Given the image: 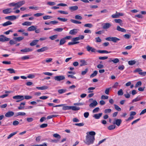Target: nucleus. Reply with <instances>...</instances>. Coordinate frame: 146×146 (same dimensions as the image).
Here are the masks:
<instances>
[{"instance_id":"obj_1","label":"nucleus","mask_w":146,"mask_h":146,"mask_svg":"<svg viewBox=\"0 0 146 146\" xmlns=\"http://www.w3.org/2000/svg\"><path fill=\"white\" fill-rule=\"evenodd\" d=\"M86 134L85 139L84 141V142L88 145L93 144L95 140V132L94 131L88 132Z\"/></svg>"},{"instance_id":"obj_2","label":"nucleus","mask_w":146,"mask_h":146,"mask_svg":"<svg viewBox=\"0 0 146 146\" xmlns=\"http://www.w3.org/2000/svg\"><path fill=\"white\" fill-rule=\"evenodd\" d=\"M14 99L17 100L16 101L17 102H19L23 100L24 98L23 96L17 95L14 96L13 97Z\"/></svg>"},{"instance_id":"obj_3","label":"nucleus","mask_w":146,"mask_h":146,"mask_svg":"<svg viewBox=\"0 0 146 146\" xmlns=\"http://www.w3.org/2000/svg\"><path fill=\"white\" fill-rule=\"evenodd\" d=\"M124 15L123 13H119L117 12L115 14H113L111 17L113 18H119L121 16H123Z\"/></svg>"},{"instance_id":"obj_4","label":"nucleus","mask_w":146,"mask_h":146,"mask_svg":"<svg viewBox=\"0 0 146 146\" xmlns=\"http://www.w3.org/2000/svg\"><path fill=\"white\" fill-rule=\"evenodd\" d=\"M65 78V77L63 75L56 76L54 77V80L57 81H60L64 80Z\"/></svg>"},{"instance_id":"obj_5","label":"nucleus","mask_w":146,"mask_h":146,"mask_svg":"<svg viewBox=\"0 0 146 146\" xmlns=\"http://www.w3.org/2000/svg\"><path fill=\"white\" fill-rule=\"evenodd\" d=\"M1 41L4 42L6 41H8L10 40V38L7 37L4 35H1L0 36Z\"/></svg>"},{"instance_id":"obj_6","label":"nucleus","mask_w":146,"mask_h":146,"mask_svg":"<svg viewBox=\"0 0 146 146\" xmlns=\"http://www.w3.org/2000/svg\"><path fill=\"white\" fill-rule=\"evenodd\" d=\"M25 1L24 0H22L16 3L17 6L16 8L18 9L22 5L24 4Z\"/></svg>"},{"instance_id":"obj_7","label":"nucleus","mask_w":146,"mask_h":146,"mask_svg":"<svg viewBox=\"0 0 146 146\" xmlns=\"http://www.w3.org/2000/svg\"><path fill=\"white\" fill-rule=\"evenodd\" d=\"M111 25L110 23H104L102 25L103 28L104 29H108L111 27Z\"/></svg>"},{"instance_id":"obj_8","label":"nucleus","mask_w":146,"mask_h":146,"mask_svg":"<svg viewBox=\"0 0 146 146\" xmlns=\"http://www.w3.org/2000/svg\"><path fill=\"white\" fill-rule=\"evenodd\" d=\"M115 121H114L113 123V124H116L117 126H119L122 122L121 120L120 119H115Z\"/></svg>"},{"instance_id":"obj_9","label":"nucleus","mask_w":146,"mask_h":146,"mask_svg":"<svg viewBox=\"0 0 146 146\" xmlns=\"http://www.w3.org/2000/svg\"><path fill=\"white\" fill-rule=\"evenodd\" d=\"M14 113L12 111H9L5 114V116L7 117H10L14 115Z\"/></svg>"},{"instance_id":"obj_10","label":"nucleus","mask_w":146,"mask_h":146,"mask_svg":"<svg viewBox=\"0 0 146 146\" xmlns=\"http://www.w3.org/2000/svg\"><path fill=\"white\" fill-rule=\"evenodd\" d=\"M48 48L46 46H44L42 47V48L37 49V52H41L47 50H48Z\"/></svg>"},{"instance_id":"obj_11","label":"nucleus","mask_w":146,"mask_h":146,"mask_svg":"<svg viewBox=\"0 0 146 146\" xmlns=\"http://www.w3.org/2000/svg\"><path fill=\"white\" fill-rule=\"evenodd\" d=\"M11 8H7L4 9L3 11V12L5 14H8L12 12Z\"/></svg>"},{"instance_id":"obj_12","label":"nucleus","mask_w":146,"mask_h":146,"mask_svg":"<svg viewBox=\"0 0 146 146\" xmlns=\"http://www.w3.org/2000/svg\"><path fill=\"white\" fill-rule=\"evenodd\" d=\"M97 104L98 103L97 102L96 100H94L93 101V102L91 103L89 105V106L90 108H94L95 107Z\"/></svg>"},{"instance_id":"obj_13","label":"nucleus","mask_w":146,"mask_h":146,"mask_svg":"<svg viewBox=\"0 0 146 146\" xmlns=\"http://www.w3.org/2000/svg\"><path fill=\"white\" fill-rule=\"evenodd\" d=\"M36 26H32L29 27L27 29V30L29 31H34L36 29Z\"/></svg>"},{"instance_id":"obj_14","label":"nucleus","mask_w":146,"mask_h":146,"mask_svg":"<svg viewBox=\"0 0 146 146\" xmlns=\"http://www.w3.org/2000/svg\"><path fill=\"white\" fill-rule=\"evenodd\" d=\"M78 30L77 29H73L71 30L69 32V34L71 35H75L78 32Z\"/></svg>"},{"instance_id":"obj_15","label":"nucleus","mask_w":146,"mask_h":146,"mask_svg":"<svg viewBox=\"0 0 146 146\" xmlns=\"http://www.w3.org/2000/svg\"><path fill=\"white\" fill-rule=\"evenodd\" d=\"M80 66H81L87 65V62L84 60H80Z\"/></svg>"},{"instance_id":"obj_16","label":"nucleus","mask_w":146,"mask_h":146,"mask_svg":"<svg viewBox=\"0 0 146 146\" xmlns=\"http://www.w3.org/2000/svg\"><path fill=\"white\" fill-rule=\"evenodd\" d=\"M115 22L119 24L121 26H122L123 23L122 21L120 19H115L114 20Z\"/></svg>"},{"instance_id":"obj_17","label":"nucleus","mask_w":146,"mask_h":146,"mask_svg":"<svg viewBox=\"0 0 146 146\" xmlns=\"http://www.w3.org/2000/svg\"><path fill=\"white\" fill-rule=\"evenodd\" d=\"M39 41L38 40H33L30 43V45L31 46H33L36 45L38 42Z\"/></svg>"},{"instance_id":"obj_18","label":"nucleus","mask_w":146,"mask_h":146,"mask_svg":"<svg viewBox=\"0 0 146 146\" xmlns=\"http://www.w3.org/2000/svg\"><path fill=\"white\" fill-rule=\"evenodd\" d=\"M102 113L95 114L93 116V117L96 119H99L102 116Z\"/></svg>"},{"instance_id":"obj_19","label":"nucleus","mask_w":146,"mask_h":146,"mask_svg":"<svg viewBox=\"0 0 146 146\" xmlns=\"http://www.w3.org/2000/svg\"><path fill=\"white\" fill-rule=\"evenodd\" d=\"M33 50L32 49L30 48H26L23 49H22L21 50V51L22 52H26L30 51H31Z\"/></svg>"},{"instance_id":"obj_20","label":"nucleus","mask_w":146,"mask_h":146,"mask_svg":"<svg viewBox=\"0 0 146 146\" xmlns=\"http://www.w3.org/2000/svg\"><path fill=\"white\" fill-rule=\"evenodd\" d=\"M117 30L121 32H125L126 31L125 29L120 27L119 26L117 27Z\"/></svg>"},{"instance_id":"obj_21","label":"nucleus","mask_w":146,"mask_h":146,"mask_svg":"<svg viewBox=\"0 0 146 146\" xmlns=\"http://www.w3.org/2000/svg\"><path fill=\"white\" fill-rule=\"evenodd\" d=\"M78 9V7L77 6H74L70 7H69V9L71 11H74L77 10Z\"/></svg>"},{"instance_id":"obj_22","label":"nucleus","mask_w":146,"mask_h":146,"mask_svg":"<svg viewBox=\"0 0 146 146\" xmlns=\"http://www.w3.org/2000/svg\"><path fill=\"white\" fill-rule=\"evenodd\" d=\"M71 109L73 111H77L80 109V108L74 106H71Z\"/></svg>"},{"instance_id":"obj_23","label":"nucleus","mask_w":146,"mask_h":146,"mask_svg":"<svg viewBox=\"0 0 146 146\" xmlns=\"http://www.w3.org/2000/svg\"><path fill=\"white\" fill-rule=\"evenodd\" d=\"M109 62H112L114 63H116L119 62V60L117 58H115L113 60L110 59Z\"/></svg>"},{"instance_id":"obj_24","label":"nucleus","mask_w":146,"mask_h":146,"mask_svg":"<svg viewBox=\"0 0 146 146\" xmlns=\"http://www.w3.org/2000/svg\"><path fill=\"white\" fill-rule=\"evenodd\" d=\"M12 24V23L10 21H8L2 24L3 26L5 27L11 25Z\"/></svg>"},{"instance_id":"obj_25","label":"nucleus","mask_w":146,"mask_h":146,"mask_svg":"<svg viewBox=\"0 0 146 146\" xmlns=\"http://www.w3.org/2000/svg\"><path fill=\"white\" fill-rule=\"evenodd\" d=\"M36 88L38 90H46L48 88V87L47 86H43L40 87H36Z\"/></svg>"},{"instance_id":"obj_26","label":"nucleus","mask_w":146,"mask_h":146,"mask_svg":"<svg viewBox=\"0 0 146 146\" xmlns=\"http://www.w3.org/2000/svg\"><path fill=\"white\" fill-rule=\"evenodd\" d=\"M26 115V113L23 112H19L15 114V117H17L19 115L24 116Z\"/></svg>"},{"instance_id":"obj_27","label":"nucleus","mask_w":146,"mask_h":146,"mask_svg":"<svg viewBox=\"0 0 146 146\" xmlns=\"http://www.w3.org/2000/svg\"><path fill=\"white\" fill-rule=\"evenodd\" d=\"M54 137L57 138V139L59 140L61 138L60 136L58 133H54L53 135Z\"/></svg>"},{"instance_id":"obj_28","label":"nucleus","mask_w":146,"mask_h":146,"mask_svg":"<svg viewBox=\"0 0 146 146\" xmlns=\"http://www.w3.org/2000/svg\"><path fill=\"white\" fill-rule=\"evenodd\" d=\"M65 38H63L60 39L59 45H61L64 44L66 42Z\"/></svg>"},{"instance_id":"obj_29","label":"nucleus","mask_w":146,"mask_h":146,"mask_svg":"<svg viewBox=\"0 0 146 146\" xmlns=\"http://www.w3.org/2000/svg\"><path fill=\"white\" fill-rule=\"evenodd\" d=\"M25 102H23L21 103L20 104V106L18 107V109L19 110L23 109L24 108V106H25Z\"/></svg>"},{"instance_id":"obj_30","label":"nucleus","mask_w":146,"mask_h":146,"mask_svg":"<svg viewBox=\"0 0 146 146\" xmlns=\"http://www.w3.org/2000/svg\"><path fill=\"white\" fill-rule=\"evenodd\" d=\"M9 5L10 7H15V8H14V9H17V8H16V7L17 6L16 3H15V2H12L11 3H10L9 4Z\"/></svg>"},{"instance_id":"obj_31","label":"nucleus","mask_w":146,"mask_h":146,"mask_svg":"<svg viewBox=\"0 0 146 146\" xmlns=\"http://www.w3.org/2000/svg\"><path fill=\"white\" fill-rule=\"evenodd\" d=\"M32 23L29 21H26L22 23V25L23 26H30L31 25Z\"/></svg>"},{"instance_id":"obj_32","label":"nucleus","mask_w":146,"mask_h":146,"mask_svg":"<svg viewBox=\"0 0 146 146\" xmlns=\"http://www.w3.org/2000/svg\"><path fill=\"white\" fill-rule=\"evenodd\" d=\"M98 74V71L95 70L94 71L93 73L90 75V78H92L96 76Z\"/></svg>"},{"instance_id":"obj_33","label":"nucleus","mask_w":146,"mask_h":146,"mask_svg":"<svg viewBox=\"0 0 146 146\" xmlns=\"http://www.w3.org/2000/svg\"><path fill=\"white\" fill-rule=\"evenodd\" d=\"M97 52L100 53H111V51L108 52L106 50H98L97 51Z\"/></svg>"},{"instance_id":"obj_34","label":"nucleus","mask_w":146,"mask_h":146,"mask_svg":"<svg viewBox=\"0 0 146 146\" xmlns=\"http://www.w3.org/2000/svg\"><path fill=\"white\" fill-rule=\"evenodd\" d=\"M66 91V89H61L59 90H58V92L59 94H61L62 93H65Z\"/></svg>"},{"instance_id":"obj_35","label":"nucleus","mask_w":146,"mask_h":146,"mask_svg":"<svg viewBox=\"0 0 146 146\" xmlns=\"http://www.w3.org/2000/svg\"><path fill=\"white\" fill-rule=\"evenodd\" d=\"M136 61L135 60H130L128 62V64L130 65H132L135 64Z\"/></svg>"},{"instance_id":"obj_36","label":"nucleus","mask_w":146,"mask_h":146,"mask_svg":"<svg viewBox=\"0 0 146 146\" xmlns=\"http://www.w3.org/2000/svg\"><path fill=\"white\" fill-rule=\"evenodd\" d=\"M24 38V37L22 36L19 37H15L14 39L16 40L17 41H20L21 40Z\"/></svg>"},{"instance_id":"obj_37","label":"nucleus","mask_w":146,"mask_h":146,"mask_svg":"<svg viewBox=\"0 0 146 146\" xmlns=\"http://www.w3.org/2000/svg\"><path fill=\"white\" fill-rule=\"evenodd\" d=\"M120 40V39L116 37H112V41L114 42H116L117 41Z\"/></svg>"},{"instance_id":"obj_38","label":"nucleus","mask_w":146,"mask_h":146,"mask_svg":"<svg viewBox=\"0 0 146 146\" xmlns=\"http://www.w3.org/2000/svg\"><path fill=\"white\" fill-rule=\"evenodd\" d=\"M115 127V125H111L108 127V129L110 130H113L114 129Z\"/></svg>"},{"instance_id":"obj_39","label":"nucleus","mask_w":146,"mask_h":146,"mask_svg":"<svg viewBox=\"0 0 146 146\" xmlns=\"http://www.w3.org/2000/svg\"><path fill=\"white\" fill-rule=\"evenodd\" d=\"M17 133V131H16L13 133H12L9 135L7 137V139H9L13 135H15Z\"/></svg>"},{"instance_id":"obj_40","label":"nucleus","mask_w":146,"mask_h":146,"mask_svg":"<svg viewBox=\"0 0 146 146\" xmlns=\"http://www.w3.org/2000/svg\"><path fill=\"white\" fill-rule=\"evenodd\" d=\"M58 35H54L49 37V38L51 40H53L57 38Z\"/></svg>"},{"instance_id":"obj_41","label":"nucleus","mask_w":146,"mask_h":146,"mask_svg":"<svg viewBox=\"0 0 146 146\" xmlns=\"http://www.w3.org/2000/svg\"><path fill=\"white\" fill-rule=\"evenodd\" d=\"M64 110H69L71 109V106H64L62 108Z\"/></svg>"},{"instance_id":"obj_42","label":"nucleus","mask_w":146,"mask_h":146,"mask_svg":"<svg viewBox=\"0 0 146 146\" xmlns=\"http://www.w3.org/2000/svg\"><path fill=\"white\" fill-rule=\"evenodd\" d=\"M70 21L72 23L75 24H81V22L74 19H72Z\"/></svg>"},{"instance_id":"obj_43","label":"nucleus","mask_w":146,"mask_h":146,"mask_svg":"<svg viewBox=\"0 0 146 146\" xmlns=\"http://www.w3.org/2000/svg\"><path fill=\"white\" fill-rule=\"evenodd\" d=\"M63 30V29L62 28H59L54 29V31H57L58 32H60L62 31Z\"/></svg>"},{"instance_id":"obj_44","label":"nucleus","mask_w":146,"mask_h":146,"mask_svg":"<svg viewBox=\"0 0 146 146\" xmlns=\"http://www.w3.org/2000/svg\"><path fill=\"white\" fill-rule=\"evenodd\" d=\"M44 14L43 13H36L35 14H34L33 16H35V17H38L41 16L42 15Z\"/></svg>"},{"instance_id":"obj_45","label":"nucleus","mask_w":146,"mask_h":146,"mask_svg":"<svg viewBox=\"0 0 146 146\" xmlns=\"http://www.w3.org/2000/svg\"><path fill=\"white\" fill-rule=\"evenodd\" d=\"M95 87H90L88 88V93L92 92H93V91H92V90L95 89Z\"/></svg>"},{"instance_id":"obj_46","label":"nucleus","mask_w":146,"mask_h":146,"mask_svg":"<svg viewBox=\"0 0 146 146\" xmlns=\"http://www.w3.org/2000/svg\"><path fill=\"white\" fill-rule=\"evenodd\" d=\"M114 106L115 109L117 111H120L121 110V108L117 105L116 104H114Z\"/></svg>"},{"instance_id":"obj_47","label":"nucleus","mask_w":146,"mask_h":146,"mask_svg":"<svg viewBox=\"0 0 146 146\" xmlns=\"http://www.w3.org/2000/svg\"><path fill=\"white\" fill-rule=\"evenodd\" d=\"M7 70L8 71H9V73L11 74L15 73V70L13 69L9 68L7 69Z\"/></svg>"},{"instance_id":"obj_48","label":"nucleus","mask_w":146,"mask_h":146,"mask_svg":"<svg viewBox=\"0 0 146 146\" xmlns=\"http://www.w3.org/2000/svg\"><path fill=\"white\" fill-rule=\"evenodd\" d=\"M79 43V42H74L73 41V42H69L68 43V45H74L75 44H77Z\"/></svg>"},{"instance_id":"obj_49","label":"nucleus","mask_w":146,"mask_h":146,"mask_svg":"<svg viewBox=\"0 0 146 146\" xmlns=\"http://www.w3.org/2000/svg\"><path fill=\"white\" fill-rule=\"evenodd\" d=\"M142 84V83L141 81L137 82L135 85V88H137L138 86H140Z\"/></svg>"},{"instance_id":"obj_50","label":"nucleus","mask_w":146,"mask_h":146,"mask_svg":"<svg viewBox=\"0 0 146 146\" xmlns=\"http://www.w3.org/2000/svg\"><path fill=\"white\" fill-rule=\"evenodd\" d=\"M117 94L118 95L122 96L123 94V92L122 89H121L119 90L117 92Z\"/></svg>"},{"instance_id":"obj_51","label":"nucleus","mask_w":146,"mask_h":146,"mask_svg":"<svg viewBox=\"0 0 146 146\" xmlns=\"http://www.w3.org/2000/svg\"><path fill=\"white\" fill-rule=\"evenodd\" d=\"M142 71V70H141V69L140 68H138L137 69H136L133 72L134 73L137 72H141Z\"/></svg>"},{"instance_id":"obj_52","label":"nucleus","mask_w":146,"mask_h":146,"mask_svg":"<svg viewBox=\"0 0 146 146\" xmlns=\"http://www.w3.org/2000/svg\"><path fill=\"white\" fill-rule=\"evenodd\" d=\"M141 98H140L138 97H137L136 98H135V99L133 100L132 101V102L133 103L135 102H137V101H138L140 100H141Z\"/></svg>"},{"instance_id":"obj_53","label":"nucleus","mask_w":146,"mask_h":146,"mask_svg":"<svg viewBox=\"0 0 146 146\" xmlns=\"http://www.w3.org/2000/svg\"><path fill=\"white\" fill-rule=\"evenodd\" d=\"M58 12L59 13H60L61 14H65V15H67L68 14V12L66 11H62L60 10H59L58 11Z\"/></svg>"},{"instance_id":"obj_54","label":"nucleus","mask_w":146,"mask_h":146,"mask_svg":"<svg viewBox=\"0 0 146 146\" xmlns=\"http://www.w3.org/2000/svg\"><path fill=\"white\" fill-rule=\"evenodd\" d=\"M84 26L85 27L91 28L93 27L92 25L90 23L86 24L84 25Z\"/></svg>"},{"instance_id":"obj_55","label":"nucleus","mask_w":146,"mask_h":146,"mask_svg":"<svg viewBox=\"0 0 146 146\" xmlns=\"http://www.w3.org/2000/svg\"><path fill=\"white\" fill-rule=\"evenodd\" d=\"M29 58V56H23L21 58V59L23 60L28 59Z\"/></svg>"},{"instance_id":"obj_56","label":"nucleus","mask_w":146,"mask_h":146,"mask_svg":"<svg viewBox=\"0 0 146 146\" xmlns=\"http://www.w3.org/2000/svg\"><path fill=\"white\" fill-rule=\"evenodd\" d=\"M47 4L50 6H53L55 5L56 3L54 2H47Z\"/></svg>"},{"instance_id":"obj_57","label":"nucleus","mask_w":146,"mask_h":146,"mask_svg":"<svg viewBox=\"0 0 146 146\" xmlns=\"http://www.w3.org/2000/svg\"><path fill=\"white\" fill-rule=\"evenodd\" d=\"M111 110L110 109H106L104 110V113H109L111 112Z\"/></svg>"},{"instance_id":"obj_58","label":"nucleus","mask_w":146,"mask_h":146,"mask_svg":"<svg viewBox=\"0 0 146 146\" xmlns=\"http://www.w3.org/2000/svg\"><path fill=\"white\" fill-rule=\"evenodd\" d=\"M48 125L46 123H43L40 125V127L41 128H44L47 127Z\"/></svg>"},{"instance_id":"obj_59","label":"nucleus","mask_w":146,"mask_h":146,"mask_svg":"<svg viewBox=\"0 0 146 146\" xmlns=\"http://www.w3.org/2000/svg\"><path fill=\"white\" fill-rule=\"evenodd\" d=\"M88 71V69L86 68L84 71L82 72L81 74L83 75H84L86 74V73Z\"/></svg>"},{"instance_id":"obj_60","label":"nucleus","mask_w":146,"mask_h":146,"mask_svg":"<svg viewBox=\"0 0 146 146\" xmlns=\"http://www.w3.org/2000/svg\"><path fill=\"white\" fill-rule=\"evenodd\" d=\"M33 118L32 117H29L27 118V121L28 122H32L33 121Z\"/></svg>"},{"instance_id":"obj_61","label":"nucleus","mask_w":146,"mask_h":146,"mask_svg":"<svg viewBox=\"0 0 146 146\" xmlns=\"http://www.w3.org/2000/svg\"><path fill=\"white\" fill-rule=\"evenodd\" d=\"M19 123V122L17 121H14L13 123V125L15 126L18 125Z\"/></svg>"},{"instance_id":"obj_62","label":"nucleus","mask_w":146,"mask_h":146,"mask_svg":"<svg viewBox=\"0 0 146 146\" xmlns=\"http://www.w3.org/2000/svg\"><path fill=\"white\" fill-rule=\"evenodd\" d=\"M124 68L125 67L123 65H120L118 66V69L121 70H123Z\"/></svg>"},{"instance_id":"obj_63","label":"nucleus","mask_w":146,"mask_h":146,"mask_svg":"<svg viewBox=\"0 0 146 146\" xmlns=\"http://www.w3.org/2000/svg\"><path fill=\"white\" fill-rule=\"evenodd\" d=\"M99 108H96L93 110V112L94 113L97 112L99 111Z\"/></svg>"},{"instance_id":"obj_64","label":"nucleus","mask_w":146,"mask_h":146,"mask_svg":"<svg viewBox=\"0 0 146 146\" xmlns=\"http://www.w3.org/2000/svg\"><path fill=\"white\" fill-rule=\"evenodd\" d=\"M34 145V146H47L46 144L45 143H43L42 144L35 145Z\"/></svg>"}]
</instances>
